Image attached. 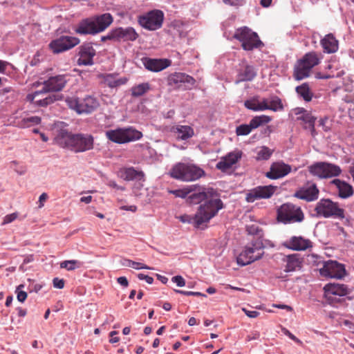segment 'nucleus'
<instances>
[{
	"label": "nucleus",
	"mask_w": 354,
	"mask_h": 354,
	"mask_svg": "<svg viewBox=\"0 0 354 354\" xmlns=\"http://www.w3.org/2000/svg\"><path fill=\"white\" fill-rule=\"evenodd\" d=\"M164 13L160 10H153L138 17L139 24L149 30H156L162 27Z\"/></svg>",
	"instance_id": "obj_11"
},
{
	"label": "nucleus",
	"mask_w": 354,
	"mask_h": 354,
	"mask_svg": "<svg viewBox=\"0 0 354 354\" xmlns=\"http://www.w3.org/2000/svg\"><path fill=\"white\" fill-rule=\"evenodd\" d=\"M264 246L261 241L252 242L251 245L245 248L236 258L237 263L241 266L249 265L257 261L264 254Z\"/></svg>",
	"instance_id": "obj_9"
},
{
	"label": "nucleus",
	"mask_w": 354,
	"mask_h": 354,
	"mask_svg": "<svg viewBox=\"0 0 354 354\" xmlns=\"http://www.w3.org/2000/svg\"><path fill=\"white\" fill-rule=\"evenodd\" d=\"M167 83L168 85L176 88L189 90L194 86L195 80L185 73H174L168 76Z\"/></svg>",
	"instance_id": "obj_15"
},
{
	"label": "nucleus",
	"mask_w": 354,
	"mask_h": 354,
	"mask_svg": "<svg viewBox=\"0 0 354 354\" xmlns=\"http://www.w3.org/2000/svg\"><path fill=\"white\" fill-rule=\"evenodd\" d=\"M207 198V193L205 187H197L189 196V201L191 203L198 204Z\"/></svg>",
	"instance_id": "obj_37"
},
{
	"label": "nucleus",
	"mask_w": 354,
	"mask_h": 354,
	"mask_svg": "<svg viewBox=\"0 0 354 354\" xmlns=\"http://www.w3.org/2000/svg\"><path fill=\"white\" fill-rule=\"evenodd\" d=\"M283 333L286 335H287L292 340L295 341V342H297L298 344L301 343V342L298 338H297L292 333H291L288 330L283 328Z\"/></svg>",
	"instance_id": "obj_61"
},
{
	"label": "nucleus",
	"mask_w": 354,
	"mask_h": 354,
	"mask_svg": "<svg viewBox=\"0 0 354 354\" xmlns=\"http://www.w3.org/2000/svg\"><path fill=\"white\" fill-rule=\"evenodd\" d=\"M296 114H300L297 118L298 120H302L306 124L305 128L309 129L311 133V135L314 137L317 135L315 128V122L316 118L312 115V114L304 109H299Z\"/></svg>",
	"instance_id": "obj_28"
},
{
	"label": "nucleus",
	"mask_w": 354,
	"mask_h": 354,
	"mask_svg": "<svg viewBox=\"0 0 354 354\" xmlns=\"http://www.w3.org/2000/svg\"><path fill=\"white\" fill-rule=\"evenodd\" d=\"M136 270H140V269H147L150 270L151 269L150 267L147 266V265L140 263V262H136L132 261L131 267Z\"/></svg>",
	"instance_id": "obj_57"
},
{
	"label": "nucleus",
	"mask_w": 354,
	"mask_h": 354,
	"mask_svg": "<svg viewBox=\"0 0 354 354\" xmlns=\"http://www.w3.org/2000/svg\"><path fill=\"white\" fill-rule=\"evenodd\" d=\"M115 29L111 30L109 31L106 35L102 36L101 37L102 41H106L107 40H114L116 41V37L115 35Z\"/></svg>",
	"instance_id": "obj_55"
},
{
	"label": "nucleus",
	"mask_w": 354,
	"mask_h": 354,
	"mask_svg": "<svg viewBox=\"0 0 354 354\" xmlns=\"http://www.w3.org/2000/svg\"><path fill=\"white\" fill-rule=\"evenodd\" d=\"M79 58L77 64L79 66H91L93 64V57L96 54V51L90 43L81 45L78 48Z\"/></svg>",
	"instance_id": "obj_19"
},
{
	"label": "nucleus",
	"mask_w": 354,
	"mask_h": 354,
	"mask_svg": "<svg viewBox=\"0 0 354 354\" xmlns=\"http://www.w3.org/2000/svg\"><path fill=\"white\" fill-rule=\"evenodd\" d=\"M142 63L147 70L153 72H159L169 66L171 61L167 59H158L146 57L142 59Z\"/></svg>",
	"instance_id": "obj_24"
},
{
	"label": "nucleus",
	"mask_w": 354,
	"mask_h": 354,
	"mask_svg": "<svg viewBox=\"0 0 354 354\" xmlns=\"http://www.w3.org/2000/svg\"><path fill=\"white\" fill-rule=\"evenodd\" d=\"M75 32L80 35H95L97 33L93 19L81 21L77 26Z\"/></svg>",
	"instance_id": "obj_29"
},
{
	"label": "nucleus",
	"mask_w": 354,
	"mask_h": 354,
	"mask_svg": "<svg viewBox=\"0 0 354 354\" xmlns=\"http://www.w3.org/2000/svg\"><path fill=\"white\" fill-rule=\"evenodd\" d=\"M275 188L272 185L257 186L248 191L245 200L248 203H253L257 200L270 198L274 194Z\"/></svg>",
	"instance_id": "obj_17"
},
{
	"label": "nucleus",
	"mask_w": 354,
	"mask_h": 354,
	"mask_svg": "<svg viewBox=\"0 0 354 354\" xmlns=\"http://www.w3.org/2000/svg\"><path fill=\"white\" fill-rule=\"evenodd\" d=\"M225 4L230 5L232 6H241L243 4V0H227V2H224Z\"/></svg>",
	"instance_id": "obj_62"
},
{
	"label": "nucleus",
	"mask_w": 354,
	"mask_h": 354,
	"mask_svg": "<svg viewBox=\"0 0 354 354\" xmlns=\"http://www.w3.org/2000/svg\"><path fill=\"white\" fill-rule=\"evenodd\" d=\"M41 122V118L38 116H31L23 118L18 126L21 128L28 127L31 124H38Z\"/></svg>",
	"instance_id": "obj_46"
},
{
	"label": "nucleus",
	"mask_w": 354,
	"mask_h": 354,
	"mask_svg": "<svg viewBox=\"0 0 354 354\" xmlns=\"http://www.w3.org/2000/svg\"><path fill=\"white\" fill-rule=\"evenodd\" d=\"M257 75V72L252 66L247 65L240 70L235 83L237 84L241 82L252 81Z\"/></svg>",
	"instance_id": "obj_32"
},
{
	"label": "nucleus",
	"mask_w": 354,
	"mask_h": 354,
	"mask_svg": "<svg viewBox=\"0 0 354 354\" xmlns=\"http://www.w3.org/2000/svg\"><path fill=\"white\" fill-rule=\"evenodd\" d=\"M252 131L249 124H243L236 127V134L237 136H247Z\"/></svg>",
	"instance_id": "obj_48"
},
{
	"label": "nucleus",
	"mask_w": 354,
	"mask_h": 354,
	"mask_svg": "<svg viewBox=\"0 0 354 354\" xmlns=\"http://www.w3.org/2000/svg\"><path fill=\"white\" fill-rule=\"evenodd\" d=\"M277 218L279 223L290 224L303 222L305 216L299 206L286 203L277 209Z\"/></svg>",
	"instance_id": "obj_6"
},
{
	"label": "nucleus",
	"mask_w": 354,
	"mask_h": 354,
	"mask_svg": "<svg viewBox=\"0 0 354 354\" xmlns=\"http://www.w3.org/2000/svg\"><path fill=\"white\" fill-rule=\"evenodd\" d=\"M320 43L324 53H334L338 50L339 42L332 33L326 35Z\"/></svg>",
	"instance_id": "obj_27"
},
{
	"label": "nucleus",
	"mask_w": 354,
	"mask_h": 354,
	"mask_svg": "<svg viewBox=\"0 0 354 354\" xmlns=\"http://www.w3.org/2000/svg\"><path fill=\"white\" fill-rule=\"evenodd\" d=\"M283 245L294 251H304L313 247L312 241L301 236H292L283 243Z\"/></svg>",
	"instance_id": "obj_20"
},
{
	"label": "nucleus",
	"mask_w": 354,
	"mask_h": 354,
	"mask_svg": "<svg viewBox=\"0 0 354 354\" xmlns=\"http://www.w3.org/2000/svg\"><path fill=\"white\" fill-rule=\"evenodd\" d=\"M106 185L110 187H112L113 189H115L117 190H120V191H124L125 190V187H123V186H120L118 185L115 181L113 180H109Z\"/></svg>",
	"instance_id": "obj_59"
},
{
	"label": "nucleus",
	"mask_w": 354,
	"mask_h": 354,
	"mask_svg": "<svg viewBox=\"0 0 354 354\" xmlns=\"http://www.w3.org/2000/svg\"><path fill=\"white\" fill-rule=\"evenodd\" d=\"M291 169V166L283 161L274 162L270 165V171L266 173V176L271 180H277L287 176Z\"/></svg>",
	"instance_id": "obj_18"
},
{
	"label": "nucleus",
	"mask_w": 354,
	"mask_h": 354,
	"mask_svg": "<svg viewBox=\"0 0 354 354\" xmlns=\"http://www.w3.org/2000/svg\"><path fill=\"white\" fill-rule=\"evenodd\" d=\"M172 282L175 283L178 287H183L185 286V280L182 276L177 275L171 278Z\"/></svg>",
	"instance_id": "obj_53"
},
{
	"label": "nucleus",
	"mask_w": 354,
	"mask_h": 354,
	"mask_svg": "<svg viewBox=\"0 0 354 354\" xmlns=\"http://www.w3.org/2000/svg\"><path fill=\"white\" fill-rule=\"evenodd\" d=\"M342 324L347 327V328L351 331L352 333H354V322L349 321V320H344L342 322Z\"/></svg>",
	"instance_id": "obj_63"
},
{
	"label": "nucleus",
	"mask_w": 354,
	"mask_h": 354,
	"mask_svg": "<svg viewBox=\"0 0 354 354\" xmlns=\"http://www.w3.org/2000/svg\"><path fill=\"white\" fill-rule=\"evenodd\" d=\"M271 121V118L268 115H261L254 117L249 123L252 130L258 128L259 126L267 124Z\"/></svg>",
	"instance_id": "obj_41"
},
{
	"label": "nucleus",
	"mask_w": 354,
	"mask_h": 354,
	"mask_svg": "<svg viewBox=\"0 0 354 354\" xmlns=\"http://www.w3.org/2000/svg\"><path fill=\"white\" fill-rule=\"evenodd\" d=\"M286 262L285 271L287 272L295 271L301 267V261L296 254L286 256Z\"/></svg>",
	"instance_id": "obj_36"
},
{
	"label": "nucleus",
	"mask_w": 354,
	"mask_h": 354,
	"mask_svg": "<svg viewBox=\"0 0 354 354\" xmlns=\"http://www.w3.org/2000/svg\"><path fill=\"white\" fill-rule=\"evenodd\" d=\"M295 91L298 97L306 102H310L314 95L309 84L306 82L297 86L295 88Z\"/></svg>",
	"instance_id": "obj_35"
},
{
	"label": "nucleus",
	"mask_w": 354,
	"mask_h": 354,
	"mask_svg": "<svg viewBox=\"0 0 354 354\" xmlns=\"http://www.w3.org/2000/svg\"><path fill=\"white\" fill-rule=\"evenodd\" d=\"M196 189V185H190L181 189L174 190L173 193L175 194L176 196L184 198L187 196L189 197L190 194L193 191H195Z\"/></svg>",
	"instance_id": "obj_47"
},
{
	"label": "nucleus",
	"mask_w": 354,
	"mask_h": 354,
	"mask_svg": "<svg viewBox=\"0 0 354 354\" xmlns=\"http://www.w3.org/2000/svg\"><path fill=\"white\" fill-rule=\"evenodd\" d=\"M69 74H62L50 77L43 83L44 91L57 92L62 91L70 79Z\"/></svg>",
	"instance_id": "obj_16"
},
{
	"label": "nucleus",
	"mask_w": 354,
	"mask_h": 354,
	"mask_svg": "<svg viewBox=\"0 0 354 354\" xmlns=\"http://www.w3.org/2000/svg\"><path fill=\"white\" fill-rule=\"evenodd\" d=\"M223 208V203L220 198H212L201 205L194 216L184 214L180 216L178 219L182 223H190L199 228L208 223Z\"/></svg>",
	"instance_id": "obj_2"
},
{
	"label": "nucleus",
	"mask_w": 354,
	"mask_h": 354,
	"mask_svg": "<svg viewBox=\"0 0 354 354\" xmlns=\"http://www.w3.org/2000/svg\"><path fill=\"white\" fill-rule=\"evenodd\" d=\"M256 157L255 159L257 161L268 160L272 156L274 150L270 149L266 146H261L256 148Z\"/></svg>",
	"instance_id": "obj_39"
},
{
	"label": "nucleus",
	"mask_w": 354,
	"mask_h": 354,
	"mask_svg": "<svg viewBox=\"0 0 354 354\" xmlns=\"http://www.w3.org/2000/svg\"><path fill=\"white\" fill-rule=\"evenodd\" d=\"M80 43V39L75 37L61 36L57 39L51 41L49 44V48L55 54L71 49Z\"/></svg>",
	"instance_id": "obj_14"
},
{
	"label": "nucleus",
	"mask_w": 354,
	"mask_h": 354,
	"mask_svg": "<svg viewBox=\"0 0 354 354\" xmlns=\"http://www.w3.org/2000/svg\"><path fill=\"white\" fill-rule=\"evenodd\" d=\"M241 156L242 151L236 149L228 153L223 158L232 167L241 159Z\"/></svg>",
	"instance_id": "obj_42"
},
{
	"label": "nucleus",
	"mask_w": 354,
	"mask_h": 354,
	"mask_svg": "<svg viewBox=\"0 0 354 354\" xmlns=\"http://www.w3.org/2000/svg\"><path fill=\"white\" fill-rule=\"evenodd\" d=\"M55 142L62 148L75 153L89 151L93 148L94 139L90 134H73L66 129H60L56 136Z\"/></svg>",
	"instance_id": "obj_1"
},
{
	"label": "nucleus",
	"mask_w": 354,
	"mask_h": 354,
	"mask_svg": "<svg viewBox=\"0 0 354 354\" xmlns=\"http://www.w3.org/2000/svg\"><path fill=\"white\" fill-rule=\"evenodd\" d=\"M304 64L311 70L319 63V58L315 52H310L304 55L300 59Z\"/></svg>",
	"instance_id": "obj_38"
},
{
	"label": "nucleus",
	"mask_w": 354,
	"mask_h": 354,
	"mask_svg": "<svg viewBox=\"0 0 354 354\" xmlns=\"http://www.w3.org/2000/svg\"><path fill=\"white\" fill-rule=\"evenodd\" d=\"M169 131L178 140H187L194 136V129L189 125L176 124L171 127Z\"/></svg>",
	"instance_id": "obj_23"
},
{
	"label": "nucleus",
	"mask_w": 354,
	"mask_h": 354,
	"mask_svg": "<svg viewBox=\"0 0 354 354\" xmlns=\"http://www.w3.org/2000/svg\"><path fill=\"white\" fill-rule=\"evenodd\" d=\"M137 277L140 280H145V281L149 284H151L153 282V277H151L149 275H146L142 273H139V274H138Z\"/></svg>",
	"instance_id": "obj_58"
},
{
	"label": "nucleus",
	"mask_w": 354,
	"mask_h": 354,
	"mask_svg": "<svg viewBox=\"0 0 354 354\" xmlns=\"http://www.w3.org/2000/svg\"><path fill=\"white\" fill-rule=\"evenodd\" d=\"M115 32L116 41H136L139 36L136 30L132 27L116 28H115Z\"/></svg>",
	"instance_id": "obj_25"
},
{
	"label": "nucleus",
	"mask_w": 354,
	"mask_h": 354,
	"mask_svg": "<svg viewBox=\"0 0 354 354\" xmlns=\"http://www.w3.org/2000/svg\"><path fill=\"white\" fill-rule=\"evenodd\" d=\"M269 108L268 110L273 111H277L282 110L283 106L282 104L281 100L277 95H272L269 100Z\"/></svg>",
	"instance_id": "obj_44"
},
{
	"label": "nucleus",
	"mask_w": 354,
	"mask_h": 354,
	"mask_svg": "<svg viewBox=\"0 0 354 354\" xmlns=\"http://www.w3.org/2000/svg\"><path fill=\"white\" fill-rule=\"evenodd\" d=\"M308 171L314 176L324 179L339 176L342 169L338 165L333 163L317 162L308 167Z\"/></svg>",
	"instance_id": "obj_10"
},
{
	"label": "nucleus",
	"mask_w": 354,
	"mask_h": 354,
	"mask_svg": "<svg viewBox=\"0 0 354 354\" xmlns=\"http://www.w3.org/2000/svg\"><path fill=\"white\" fill-rule=\"evenodd\" d=\"M24 287V285L21 284L17 287L15 290L17 300L21 303L24 302L27 298V293L25 291L21 290V288Z\"/></svg>",
	"instance_id": "obj_49"
},
{
	"label": "nucleus",
	"mask_w": 354,
	"mask_h": 354,
	"mask_svg": "<svg viewBox=\"0 0 354 354\" xmlns=\"http://www.w3.org/2000/svg\"><path fill=\"white\" fill-rule=\"evenodd\" d=\"M149 90L150 84L149 83H141L131 88V95L135 97H140L148 92Z\"/></svg>",
	"instance_id": "obj_40"
},
{
	"label": "nucleus",
	"mask_w": 354,
	"mask_h": 354,
	"mask_svg": "<svg viewBox=\"0 0 354 354\" xmlns=\"http://www.w3.org/2000/svg\"><path fill=\"white\" fill-rule=\"evenodd\" d=\"M314 211L316 217L337 218L342 220L345 218V211L337 202L329 198H322L316 204Z\"/></svg>",
	"instance_id": "obj_4"
},
{
	"label": "nucleus",
	"mask_w": 354,
	"mask_h": 354,
	"mask_svg": "<svg viewBox=\"0 0 354 354\" xmlns=\"http://www.w3.org/2000/svg\"><path fill=\"white\" fill-rule=\"evenodd\" d=\"M269 100H270V97L263 98L261 100L259 99L260 105L259 107V110L260 111L268 110V108H269L268 105H269V102H270Z\"/></svg>",
	"instance_id": "obj_54"
},
{
	"label": "nucleus",
	"mask_w": 354,
	"mask_h": 354,
	"mask_svg": "<svg viewBox=\"0 0 354 354\" xmlns=\"http://www.w3.org/2000/svg\"><path fill=\"white\" fill-rule=\"evenodd\" d=\"M242 310L245 314L250 318H255L259 315V313L256 310H249L244 308Z\"/></svg>",
	"instance_id": "obj_60"
},
{
	"label": "nucleus",
	"mask_w": 354,
	"mask_h": 354,
	"mask_svg": "<svg viewBox=\"0 0 354 354\" xmlns=\"http://www.w3.org/2000/svg\"><path fill=\"white\" fill-rule=\"evenodd\" d=\"M145 174L142 171L136 170L133 167L124 168L121 170V177L127 180H140L144 178Z\"/></svg>",
	"instance_id": "obj_34"
},
{
	"label": "nucleus",
	"mask_w": 354,
	"mask_h": 354,
	"mask_svg": "<svg viewBox=\"0 0 354 354\" xmlns=\"http://www.w3.org/2000/svg\"><path fill=\"white\" fill-rule=\"evenodd\" d=\"M259 97L258 95L253 96L244 102L245 108L253 111H260L259 110Z\"/></svg>",
	"instance_id": "obj_45"
},
{
	"label": "nucleus",
	"mask_w": 354,
	"mask_h": 354,
	"mask_svg": "<svg viewBox=\"0 0 354 354\" xmlns=\"http://www.w3.org/2000/svg\"><path fill=\"white\" fill-rule=\"evenodd\" d=\"M93 20L99 33L106 29L112 24L113 19L110 13H104L95 16Z\"/></svg>",
	"instance_id": "obj_30"
},
{
	"label": "nucleus",
	"mask_w": 354,
	"mask_h": 354,
	"mask_svg": "<svg viewBox=\"0 0 354 354\" xmlns=\"http://www.w3.org/2000/svg\"><path fill=\"white\" fill-rule=\"evenodd\" d=\"M175 292L176 293L186 295V296H201L206 297V295L200 292H194V291H185V290H175Z\"/></svg>",
	"instance_id": "obj_51"
},
{
	"label": "nucleus",
	"mask_w": 354,
	"mask_h": 354,
	"mask_svg": "<svg viewBox=\"0 0 354 354\" xmlns=\"http://www.w3.org/2000/svg\"><path fill=\"white\" fill-rule=\"evenodd\" d=\"M108 140L117 144H125L140 140L142 133L133 127L117 128L105 132Z\"/></svg>",
	"instance_id": "obj_5"
},
{
	"label": "nucleus",
	"mask_w": 354,
	"mask_h": 354,
	"mask_svg": "<svg viewBox=\"0 0 354 354\" xmlns=\"http://www.w3.org/2000/svg\"><path fill=\"white\" fill-rule=\"evenodd\" d=\"M18 217V214L17 212H14L10 214L6 215L3 218V221L2 222L3 225L9 224L14 221Z\"/></svg>",
	"instance_id": "obj_52"
},
{
	"label": "nucleus",
	"mask_w": 354,
	"mask_h": 354,
	"mask_svg": "<svg viewBox=\"0 0 354 354\" xmlns=\"http://www.w3.org/2000/svg\"><path fill=\"white\" fill-rule=\"evenodd\" d=\"M322 267L319 268V273L322 276L328 278L342 279L346 275L345 267L343 264L335 261H319Z\"/></svg>",
	"instance_id": "obj_12"
},
{
	"label": "nucleus",
	"mask_w": 354,
	"mask_h": 354,
	"mask_svg": "<svg viewBox=\"0 0 354 354\" xmlns=\"http://www.w3.org/2000/svg\"><path fill=\"white\" fill-rule=\"evenodd\" d=\"M310 68L305 66L300 59L297 62L294 66L293 77L296 80H301L310 75Z\"/></svg>",
	"instance_id": "obj_33"
},
{
	"label": "nucleus",
	"mask_w": 354,
	"mask_h": 354,
	"mask_svg": "<svg viewBox=\"0 0 354 354\" xmlns=\"http://www.w3.org/2000/svg\"><path fill=\"white\" fill-rule=\"evenodd\" d=\"M324 297L330 304H335L340 301V297L350 293V289L345 284L328 283L324 288Z\"/></svg>",
	"instance_id": "obj_13"
},
{
	"label": "nucleus",
	"mask_w": 354,
	"mask_h": 354,
	"mask_svg": "<svg viewBox=\"0 0 354 354\" xmlns=\"http://www.w3.org/2000/svg\"><path fill=\"white\" fill-rule=\"evenodd\" d=\"M103 82L109 88H117L127 83V79L125 77L118 78L115 74H105L102 75Z\"/></svg>",
	"instance_id": "obj_31"
},
{
	"label": "nucleus",
	"mask_w": 354,
	"mask_h": 354,
	"mask_svg": "<svg viewBox=\"0 0 354 354\" xmlns=\"http://www.w3.org/2000/svg\"><path fill=\"white\" fill-rule=\"evenodd\" d=\"M319 193V191L317 185L312 183L308 186L301 187L294 194V196L308 202H311L318 198Z\"/></svg>",
	"instance_id": "obj_22"
},
{
	"label": "nucleus",
	"mask_w": 354,
	"mask_h": 354,
	"mask_svg": "<svg viewBox=\"0 0 354 354\" xmlns=\"http://www.w3.org/2000/svg\"><path fill=\"white\" fill-rule=\"evenodd\" d=\"M171 178L184 182L195 181L205 175L199 166L189 162H178L169 171Z\"/></svg>",
	"instance_id": "obj_3"
},
{
	"label": "nucleus",
	"mask_w": 354,
	"mask_h": 354,
	"mask_svg": "<svg viewBox=\"0 0 354 354\" xmlns=\"http://www.w3.org/2000/svg\"><path fill=\"white\" fill-rule=\"evenodd\" d=\"M47 93H49V91H44V88H42L41 90L28 94L26 96V100L38 106H46L55 101L56 99L55 95H48L41 99H37V97L44 95Z\"/></svg>",
	"instance_id": "obj_21"
},
{
	"label": "nucleus",
	"mask_w": 354,
	"mask_h": 354,
	"mask_svg": "<svg viewBox=\"0 0 354 354\" xmlns=\"http://www.w3.org/2000/svg\"><path fill=\"white\" fill-rule=\"evenodd\" d=\"M330 183L335 185L338 191V196L342 199H346L351 197L354 194V190L351 185L344 180L338 178L333 179Z\"/></svg>",
	"instance_id": "obj_26"
},
{
	"label": "nucleus",
	"mask_w": 354,
	"mask_h": 354,
	"mask_svg": "<svg viewBox=\"0 0 354 354\" xmlns=\"http://www.w3.org/2000/svg\"><path fill=\"white\" fill-rule=\"evenodd\" d=\"M328 121L327 118H321L319 121V125L321 126L324 131H328L330 128L326 125Z\"/></svg>",
	"instance_id": "obj_64"
},
{
	"label": "nucleus",
	"mask_w": 354,
	"mask_h": 354,
	"mask_svg": "<svg viewBox=\"0 0 354 354\" xmlns=\"http://www.w3.org/2000/svg\"><path fill=\"white\" fill-rule=\"evenodd\" d=\"M68 107L78 114H89L97 110L100 106L98 100L92 95H86L84 98L68 97L66 100Z\"/></svg>",
	"instance_id": "obj_7"
},
{
	"label": "nucleus",
	"mask_w": 354,
	"mask_h": 354,
	"mask_svg": "<svg viewBox=\"0 0 354 354\" xmlns=\"http://www.w3.org/2000/svg\"><path fill=\"white\" fill-rule=\"evenodd\" d=\"M53 287L58 289H62L64 287V280L55 277L53 280Z\"/></svg>",
	"instance_id": "obj_56"
},
{
	"label": "nucleus",
	"mask_w": 354,
	"mask_h": 354,
	"mask_svg": "<svg viewBox=\"0 0 354 354\" xmlns=\"http://www.w3.org/2000/svg\"><path fill=\"white\" fill-rule=\"evenodd\" d=\"M231 167L232 166L223 158H221V160L216 165V168L222 171H226Z\"/></svg>",
	"instance_id": "obj_50"
},
{
	"label": "nucleus",
	"mask_w": 354,
	"mask_h": 354,
	"mask_svg": "<svg viewBox=\"0 0 354 354\" xmlns=\"http://www.w3.org/2000/svg\"><path fill=\"white\" fill-rule=\"evenodd\" d=\"M82 264V262L78 260H67L61 262L60 268H65L68 271H72L81 268Z\"/></svg>",
	"instance_id": "obj_43"
},
{
	"label": "nucleus",
	"mask_w": 354,
	"mask_h": 354,
	"mask_svg": "<svg viewBox=\"0 0 354 354\" xmlns=\"http://www.w3.org/2000/svg\"><path fill=\"white\" fill-rule=\"evenodd\" d=\"M234 37L239 41L243 50L250 51L263 46L257 32L246 26L236 30Z\"/></svg>",
	"instance_id": "obj_8"
}]
</instances>
